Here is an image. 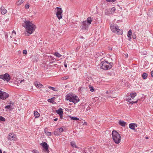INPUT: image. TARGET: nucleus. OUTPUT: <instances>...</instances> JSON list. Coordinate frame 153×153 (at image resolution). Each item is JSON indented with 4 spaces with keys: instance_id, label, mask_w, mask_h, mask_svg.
<instances>
[{
    "instance_id": "1",
    "label": "nucleus",
    "mask_w": 153,
    "mask_h": 153,
    "mask_svg": "<svg viewBox=\"0 0 153 153\" xmlns=\"http://www.w3.org/2000/svg\"><path fill=\"white\" fill-rule=\"evenodd\" d=\"M22 26L25 28L27 32L30 34L35 30L36 26L28 20H25L22 24Z\"/></svg>"
},
{
    "instance_id": "2",
    "label": "nucleus",
    "mask_w": 153,
    "mask_h": 153,
    "mask_svg": "<svg viewBox=\"0 0 153 153\" xmlns=\"http://www.w3.org/2000/svg\"><path fill=\"white\" fill-rule=\"evenodd\" d=\"M101 59V68L104 70H107L110 69L112 67V62H108L107 61H102Z\"/></svg>"
},
{
    "instance_id": "3",
    "label": "nucleus",
    "mask_w": 153,
    "mask_h": 153,
    "mask_svg": "<svg viewBox=\"0 0 153 153\" xmlns=\"http://www.w3.org/2000/svg\"><path fill=\"white\" fill-rule=\"evenodd\" d=\"M112 137L113 141L117 144L120 143L121 137L118 132L115 130H113L112 132Z\"/></svg>"
},
{
    "instance_id": "4",
    "label": "nucleus",
    "mask_w": 153,
    "mask_h": 153,
    "mask_svg": "<svg viewBox=\"0 0 153 153\" xmlns=\"http://www.w3.org/2000/svg\"><path fill=\"white\" fill-rule=\"evenodd\" d=\"M66 99L70 102H73L74 104L77 103L79 101V99L77 96L73 95H67Z\"/></svg>"
},
{
    "instance_id": "5",
    "label": "nucleus",
    "mask_w": 153,
    "mask_h": 153,
    "mask_svg": "<svg viewBox=\"0 0 153 153\" xmlns=\"http://www.w3.org/2000/svg\"><path fill=\"white\" fill-rule=\"evenodd\" d=\"M92 20L91 17H88L87 20L85 21L82 22L81 23V26L83 29H87L88 26L91 23Z\"/></svg>"
},
{
    "instance_id": "6",
    "label": "nucleus",
    "mask_w": 153,
    "mask_h": 153,
    "mask_svg": "<svg viewBox=\"0 0 153 153\" xmlns=\"http://www.w3.org/2000/svg\"><path fill=\"white\" fill-rule=\"evenodd\" d=\"M111 30L114 32L118 34H122L123 31L122 30L119 29L118 27L116 25L111 24L110 26Z\"/></svg>"
},
{
    "instance_id": "7",
    "label": "nucleus",
    "mask_w": 153,
    "mask_h": 153,
    "mask_svg": "<svg viewBox=\"0 0 153 153\" xmlns=\"http://www.w3.org/2000/svg\"><path fill=\"white\" fill-rule=\"evenodd\" d=\"M0 79L3 80L4 81L8 82L10 80L11 78L9 74L8 73H5L4 74L0 75Z\"/></svg>"
},
{
    "instance_id": "8",
    "label": "nucleus",
    "mask_w": 153,
    "mask_h": 153,
    "mask_svg": "<svg viewBox=\"0 0 153 153\" xmlns=\"http://www.w3.org/2000/svg\"><path fill=\"white\" fill-rule=\"evenodd\" d=\"M9 97V94L7 93L2 91L0 90V98L3 100H5Z\"/></svg>"
},
{
    "instance_id": "9",
    "label": "nucleus",
    "mask_w": 153,
    "mask_h": 153,
    "mask_svg": "<svg viewBox=\"0 0 153 153\" xmlns=\"http://www.w3.org/2000/svg\"><path fill=\"white\" fill-rule=\"evenodd\" d=\"M56 9L57 10L56 13V16L58 19H60L62 18V13L63 11L61 8L57 7Z\"/></svg>"
},
{
    "instance_id": "10",
    "label": "nucleus",
    "mask_w": 153,
    "mask_h": 153,
    "mask_svg": "<svg viewBox=\"0 0 153 153\" xmlns=\"http://www.w3.org/2000/svg\"><path fill=\"white\" fill-rule=\"evenodd\" d=\"M8 139L9 140H15L16 139V136L13 133H10L9 135Z\"/></svg>"
},
{
    "instance_id": "11",
    "label": "nucleus",
    "mask_w": 153,
    "mask_h": 153,
    "mask_svg": "<svg viewBox=\"0 0 153 153\" xmlns=\"http://www.w3.org/2000/svg\"><path fill=\"white\" fill-rule=\"evenodd\" d=\"M40 145L42 146L46 151H48V146L46 142H44L42 143H41Z\"/></svg>"
},
{
    "instance_id": "12",
    "label": "nucleus",
    "mask_w": 153,
    "mask_h": 153,
    "mask_svg": "<svg viewBox=\"0 0 153 153\" xmlns=\"http://www.w3.org/2000/svg\"><path fill=\"white\" fill-rule=\"evenodd\" d=\"M129 128L132 130H135L137 127V124L136 123H131L129 125Z\"/></svg>"
},
{
    "instance_id": "13",
    "label": "nucleus",
    "mask_w": 153,
    "mask_h": 153,
    "mask_svg": "<svg viewBox=\"0 0 153 153\" xmlns=\"http://www.w3.org/2000/svg\"><path fill=\"white\" fill-rule=\"evenodd\" d=\"M30 58L33 62H37L39 59L37 56H32Z\"/></svg>"
},
{
    "instance_id": "14",
    "label": "nucleus",
    "mask_w": 153,
    "mask_h": 153,
    "mask_svg": "<svg viewBox=\"0 0 153 153\" xmlns=\"http://www.w3.org/2000/svg\"><path fill=\"white\" fill-rule=\"evenodd\" d=\"M5 108L7 110H9L10 111H11L13 109V106L11 105H9L6 106Z\"/></svg>"
},
{
    "instance_id": "15",
    "label": "nucleus",
    "mask_w": 153,
    "mask_h": 153,
    "mask_svg": "<svg viewBox=\"0 0 153 153\" xmlns=\"http://www.w3.org/2000/svg\"><path fill=\"white\" fill-rule=\"evenodd\" d=\"M126 100L128 102H129L130 103L132 104H133L134 103H137L138 101L137 100L135 101H132L131 100V99L129 98V97H128V98H127L126 99Z\"/></svg>"
},
{
    "instance_id": "16",
    "label": "nucleus",
    "mask_w": 153,
    "mask_h": 153,
    "mask_svg": "<svg viewBox=\"0 0 153 153\" xmlns=\"http://www.w3.org/2000/svg\"><path fill=\"white\" fill-rule=\"evenodd\" d=\"M131 34H132V31L131 30H130L128 32L127 34V36L129 38V39H128V40L130 41L131 38Z\"/></svg>"
},
{
    "instance_id": "17",
    "label": "nucleus",
    "mask_w": 153,
    "mask_h": 153,
    "mask_svg": "<svg viewBox=\"0 0 153 153\" xmlns=\"http://www.w3.org/2000/svg\"><path fill=\"white\" fill-rule=\"evenodd\" d=\"M35 86L38 88H42V87L43 86V85L40 84L39 82H36L35 83Z\"/></svg>"
},
{
    "instance_id": "18",
    "label": "nucleus",
    "mask_w": 153,
    "mask_h": 153,
    "mask_svg": "<svg viewBox=\"0 0 153 153\" xmlns=\"http://www.w3.org/2000/svg\"><path fill=\"white\" fill-rule=\"evenodd\" d=\"M94 149V148L93 147H91V148H89L86 150H85V151L87 153H92V149Z\"/></svg>"
},
{
    "instance_id": "19",
    "label": "nucleus",
    "mask_w": 153,
    "mask_h": 153,
    "mask_svg": "<svg viewBox=\"0 0 153 153\" xmlns=\"http://www.w3.org/2000/svg\"><path fill=\"white\" fill-rule=\"evenodd\" d=\"M126 123L124 121L122 120H120L119 121V124L123 127H125L126 126Z\"/></svg>"
},
{
    "instance_id": "20",
    "label": "nucleus",
    "mask_w": 153,
    "mask_h": 153,
    "mask_svg": "<svg viewBox=\"0 0 153 153\" xmlns=\"http://www.w3.org/2000/svg\"><path fill=\"white\" fill-rule=\"evenodd\" d=\"M1 13L2 14L4 15L7 13V10L6 9L3 8H1Z\"/></svg>"
},
{
    "instance_id": "21",
    "label": "nucleus",
    "mask_w": 153,
    "mask_h": 153,
    "mask_svg": "<svg viewBox=\"0 0 153 153\" xmlns=\"http://www.w3.org/2000/svg\"><path fill=\"white\" fill-rule=\"evenodd\" d=\"M56 112L59 115H62V114H63L62 109L61 108H59L56 111Z\"/></svg>"
},
{
    "instance_id": "22",
    "label": "nucleus",
    "mask_w": 153,
    "mask_h": 153,
    "mask_svg": "<svg viewBox=\"0 0 153 153\" xmlns=\"http://www.w3.org/2000/svg\"><path fill=\"white\" fill-rule=\"evenodd\" d=\"M34 115L35 117L36 118H38L40 116V114L36 111H34Z\"/></svg>"
},
{
    "instance_id": "23",
    "label": "nucleus",
    "mask_w": 153,
    "mask_h": 153,
    "mask_svg": "<svg viewBox=\"0 0 153 153\" xmlns=\"http://www.w3.org/2000/svg\"><path fill=\"white\" fill-rule=\"evenodd\" d=\"M71 145L73 148H78V146L76 145L75 142L74 141H72L71 142Z\"/></svg>"
},
{
    "instance_id": "24",
    "label": "nucleus",
    "mask_w": 153,
    "mask_h": 153,
    "mask_svg": "<svg viewBox=\"0 0 153 153\" xmlns=\"http://www.w3.org/2000/svg\"><path fill=\"white\" fill-rule=\"evenodd\" d=\"M116 10V9L115 7H112L111 9H110L109 12V14H113L114 13Z\"/></svg>"
},
{
    "instance_id": "25",
    "label": "nucleus",
    "mask_w": 153,
    "mask_h": 153,
    "mask_svg": "<svg viewBox=\"0 0 153 153\" xmlns=\"http://www.w3.org/2000/svg\"><path fill=\"white\" fill-rule=\"evenodd\" d=\"M137 94L136 93H131L130 94V96L132 99H133L136 96Z\"/></svg>"
},
{
    "instance_id": "26",
    "label": "nucleus",
    "mask_w": 153,
    "mask_h": 153,
    "mask_svg": "<svg viewBox=\"0 0 153 153\" xmlns=\"http://www.w3.org/2000/svg\"><path fill=\"white\" fill-rule=\"evenodd\" d=\"M54 134L57 136H59L61 135V133H60V132H59L58 130H57L56 131L54 132Z\"/></svg>"
},
{
    "instance_id": "27",
    "label": "nucleus",
    "mask_w": 153,
    "mask_h": 153,
    "mask_svg": "<svg viewBox=\"0 0 153 153\" xmlns=\"http://www.w3.org/2000/svg\"><path fill=\"white\" fill-rule=\"evenodd\" d=\"M23 2V0H19V1L16 3V4L18 5H19L22 4Z\"/></svg>"
},
{
    "instance_id": "28",
    "label": "nucleus",
    "mask_w": 153,
    "mask_h": 153,
    "mask_svg": "<svg viewBox=\"0 0 153 153\" xmlns=\"http://www.w3.org/2000/svg\"><path fill=\"white\" fill-rule=\"evenodd\" d=\"M85 90V88L84 87H81L79 88V91L81 92Z\"/></svg>"
},
{
    "instance_id": "29",
    "label": "nucleus",
    "mask_w": 153,
    "mask_h": 153,
    "mask_svg": "<svg viewBox=\"0 0 153 153\" xmlns=\"http://www.w3.org/2000/svg\"><path fill=\"white\" fill-rule=\"evenodd\" d=\"M55 99V98L54 97H53L51 99H48V101L49 102H50L51 103H53L54 102Z\"/></svg>"
},
{
    "instance_id": "30",
    "label": "nucleus",
    "mask_w": 153,
    "mask_h": 153,
    "mask_svg": "<svg viewBox=\"0 0 153 153\" xmlns=\"http://www.w3.org/2000/svg\"><path fill=\"white\" fill-rule=\"evenodd\" d=\"M46 128H45V134L47 135L48 136H51V132H49L47 130H46Z\"/></svg>"
},
{
    "instance_id": "31",
    "label": "nucleus",
    "mask_w": 153,
    "mask_h": 153,
    "mask_svg": "<svg viewBox=\"0 0 153 153\" xmlns=\"http://www.w3.org/2000/svg\"><path fill=\"white\" fill-rule=\"evenodd\" d=\"M147 76V74L146 73H144L142 75V77L143 79H146Z\"/></svg>"
},
{
    "instance_id": "32",
    "label": "nucleus",
    "mask_w": 153,
    "mask_h": 153,
    "mask_svg": "<svg viewBox=\"0 0 153 153\" xmlns=\"http://www.w3.org/2000/svg\"><path fill=\"white\" fill-rule=\"evenodd\" d=\"M54 55L55 56H56L58 57H61L62 55L60 54L59 53H58V52H56L54 54Z\"/></svg>"
},
{
    "instance_id": "33",
    "label": "nucleus",
    "mask_w": 153,
    "mask_h": 153,
    "mask_svg": "<svg viewBox=\"0 0 153 153\" xmlns=\"http://www.w3.org/2000/svg\"><path fill=\"white\" fill-rule=\"evenodd\" d=\"M89 87L91 91L93 92L95 91L93 87L91 85H89Z\"/></svg>"
},
{
    "instance_id": "34",
    "label": "nucleus",
    "mask_w": 153,
    "mask_h": 153,
    "mask_svg": "<svg viewBox=\"0 0 153 153\" xmlns=\"http://www.w3.org/2000/svg\"><path fill=\"white\" fill-rule=\"evenodd\" d=\"M70 118H71V119L73 120H79V118H78L76 117H71V116H70Z\"/></svg>"
},
{
    "instance_id": "35",
    "label": "nucleus",
    "mask_w": 153,
    "mask_h": 153,
    "mask_svg": "<svg viewBox=\"0 0 153 153\" xmlns=\"http://www.w3.org/2000/svg\"><path fill=\"white\" fill-rule=\"evenodd\" d=\"M5 120V118L1 116H0V121H4Z\"/></svg>"
},
{
    "instance_id": "36",
    "label": "nucleus",
    "mask_w": 153,
    "mask_h": 153,
    "mask_svg": "<svg viewBox=\"0 0 153 153\" xmlns=\"http://www.w3.org/2000/svg\"><path fill=\"white\" fill-rule=\"evenodd\" d=\"M69 78V76H65L62 77V79L63 80H66V79H68Z\"/></svg>"
},
{
    "instance_id": "37",
    "label": "nucleus",
    "mask_w": 153,
    "mask_h": 153,
    "mask_svg": "<svg viewBox=\"0 0 153 153\" xmlns=\"http://www.w3.org/2000/svg\"><path fill=\"white\" fill-rule=\"evenodd\" d=\"M59 131V132H60V133H61V132H63V129L61 127L58 129V130Z\"/></svg>"
},
{
    "instance_id": "38",
    "label": "nucleus",
    "mask_w": 153,
    "mask_h": 153,
    "mask_svg": "<svg viewBox=\"0 0 153 153\" xmlns=\"http://www.w3.org/2000/svg\"><path fill=\"white\" fill-rule=\"evenodd\" d=\"M32 152L33 153H39L38 151L35 149L33 150H32Z\"/></svg>"
},
{
    "instance_id": "39",
    "label": "nucleus",
    "mask_w": 153,
    "mask_h": 153,
    "mask_svg": "<svg viewBox=\"0 0 153 153\" xmlns=\"http://www.w3.org/2000/svg\"><path fill=\"white\" fill-rule=\"evenodd\" d=\"M48 88L54 91H56L55 88L53 87H52L51 86H49V87Z\"/></svg>"
},
{
    "instance_id": "40",
    "label": "nucleus",
    "mask_w": 153,
    "mask_h": 153,
    "mask_svg": "<svg viewBox=\"0 0 153 153\" xmlns=\"http://www.w3.org/2000/svg\"><path fill=\"white\" fill-rule=\"evenodd\" d=\"M106 1L109 2H114L115 1V0H106Z\"/></svg>"
},
{
    "instance_id": "41",
    "label": "nucleus",
    "mask_w": 153,
    "mask_h": 153,
    "mask_svg": "<svg viewBox=\"0 0 153 153\" xmlns=\"http://www.w3.org/2000/svg\"><path fill=\"white\" fill-rule=\"evenodd\" d=\"M91 105H89L88 107L87 108L86 110L88 111V110H89L91 109Z\"/></svg>"
},
{
    "instance_id": "42",
    "label": "nucleus",
    "mask_w": 153,
    "mask_h": 153,
    "mask_svg": "<svg viewBox=\"0 0 153 153\" xmlns=\"http://www.w3.org/2000/svg\"><path fill=\"white\" fill-rule=\"evenodd\" d=\"M132 38L133 39H135L136 38V34L135 33H133L132 35Z\"/></svg>"
},
{
    "instance_id": "43",
    "label": "nucleus",
    "mask_w": 153,
    "mask_h": 153,
    "mask_svg": "<svg viewBox=\"0 0 153 153\" xmlns=\"http://www.w3.org/2000/svg\"><path fill=\"white\" fill-rule=\"evenodd\" d=\"M23 53L24 54H27V51L26 50H24L23 51Z\"/></svg>"
},
{
    "instance_id": "44",
    "label": "nucleus",
    "mask_w": 153,
    "mask_h": 153,
    "mask_svg": "<svg viewBox=\"0 0 153 153\" xmlns=\"http://www.w3.org/2000/svg\"><path fill=\"white\" fill-rule=\"evenodd\" d=\"M8 104L9 105H12V106L13 105L14 103L12 102L11 101H10L8 103Z\"/></svg>"
},
{
    "instance_id": "45",
    "label": "nucleus",
    "mask_w": 153,
    "mask_h": 153,
    "mask_svg": "<svg viewBox=\"0 0 153 153\" xmlns=\"http://www.w3.org/2000/svg\"><path fill=\"white\" fill-rule=\"evenodd\" d=\"M16 34V31H14V30H13V31H12V35H13V34H14V35L15 36Z\"/></svg>"
},
{
    "instance_id": "46",
    "label": "nucleus",
    "mask_w": 153,
    "mask_h": 153,
    "mask_svg": "<svg viewBox=\"0 0 153 153\" xmlns=\"http://www.w3.org/2000/svg\"><path fill=\"white\" fill-rule=\"evenodd\" d=\"M64 66L65 67V68L67 67V65L66 63L65 62H64Z\"/></svg>"
},
{
    "instance_id": "47",
    "label": "nucleus",
    "mask_w": 153,
    "mask_h": 153,
    "mask_svg": "<svg viewBox=\"0 0 153 153\" xmlns=\"http://www.w3.org/2000/svg\"><path fill=\"white\" fill-rule=\"evenodd\" d=\"M29 7V5L28 4H26L25 5V7L26 8H28Z\"/></svg>"
},
{
    "instance_id": "48",
    "label": "nucleus",
    "mask_w": 153,
    "mask_h": 153,
    "mask_svg": "<svg viewBox=\"0 0 153 153\" xmlns=\"http://www.w3.org/2000/svg\"><path fill=\"white\" fill-rule=\"evenodd\" d=\"M151 74L152 76L153 77V71H152L151 72Z\"/></svg>"
},
{
    "instance_id": "49",
    "label": "nucleus",
    "mask_w": 153,
    "mask_h": 153,
    "mask_svg": "<svg viewBox=\"0 0 153 153\" xmlns=\"http://www.w3.org/2000/svg\"><path fill=\"white\" fill-rule=\"evenodd\" d=\"M126 57H128V53H126L125 54Z\"/></svg>"
},
{
    "instance_id": "50",
    "label": "nucleus",
    "mask_w": 153,
    "mask_h": 153,
    "mask_svg": "<svg viewBox=\"0 0 153 153\" xmlns=\"http://www.w3.org/2000/svg\"><path fill=\"white\" fill-rule=\"evenodd\" d=\"M59 115L60 118H62V116H63V114H62V115L59 114Z\"/></svg>"
},
{
    "instance_id": "51",
    "label": "nucleus",
    "mask_w": 153,
    "mask_h": 153,
    "mask_svg": "<svg viewBox=\"0 0 153 153\" xmlns=\"http://www.w3.org/2000/svg\"><path fill=\"white\" fill-rule=\"evenodd\" d=\"M58 120V118H55L54 119H53V120L56 121Z\"/></svg>"
},
{
    "instance_id": "52",
    "label": "nucleus",
    "mask_w": 153,
    "mask_h": 153,
    "mask_svg": "<svg viewBox=\"0 0 153 153\" xmlns=\"http://www.w3.org/2000/svg\"><path fill=\"white\" fill-rule=\"evenodd\" d=\"M14 41H15V42H13V43H14V44H16V43L15 42H16V39H14Z\"/></svg>"
},
{
    "instance_id": "53",
    "label": "nucleus",
    "mask_w": 153,
    "mask_h": 153,
    "mask_svg": "<svg viewBox=\"0 0 153 153\" xmlns=\"http://www.w3.org/2000/svg\"><path fill=\"white\" fill-rule=\"evenodd\" d=\"M80 38H81V39H82V38H83V36H80Z\"/></svg>"
},
{
    "instance_id": "54",
    "label": "nucleus",
    "mask_w": 153,
    "mask_h": 153,
    "mask_svg": "<svg viewBox=\"0 0 153 153\" xmlns=\"http://www.w3.org/2000/svg\"><path fill=\"white\" fill-rule=\"evenodd\" d=\"M0 153H2V151L0 149Z\"/></svg>"
},
{
    "instance_id": "55",
    "label": "nucleus",
    "mask_w": 153,
    "mask_h": 153,
    "mask_svg": "<svg viewBox=\"0 0 153 153\" xmlns=\"http://www.w3.org/2000/svg\"><path fill=\"white\" fill-rule=\"evenodd\" d=\"M23 80H22L20 82V83H21L22 82H23Z\"/></svg>"
},
{
    "instance_id": "56",
    "label": "nucleus",
    "mask_w": 153,
    "mask_h": 153,
    "mask_svg": "<svg viewBox=\"0 0 153 153\" xmlns=\"http://www.w3.org/2000/svg\"><path fill=\"white\" fill-rule=\"evenodd\" d=\"M105 14H106L107 15H108V13H106V12H105Z\"/></svg>"
},
{
    "instance_id": "57",
    "label": "nucleus",
    "mask_w": 153,
    "mask_h": 153,
    "mask_svg": "<svg viewBox=\"0 0 153 153\" xmlns=\"http://www.w3.org/2000/svg\"><path fill=\"white\" fill-rule=\"evenodd\" d=\"M3 153H6V152H5L4 151V152H3Z\"/></svg>"
},
{
    "instance_id": "58",
    "label": "nucleus",
    "mask_w": 153,
    "mask_h": 153,
    "mask_svg": "<svg viewBox=\"0 0 153 153\" xmlns=\"http://www.w3.org/2000/svg\"><path fill=\"white\" fill-rule=\"evenodd\" d=\"M146 138L147 139H148V137H146Z\"/></svg>"
},
{
    "instance_id": "59",
    "label": "nucleus",
    "mask_w": 153,
    "mask_h": 153,
    "mask_svg": "<svg viewBox=\"0 0 153 153\" xmlns=\"http://www.w3.org/2000/svg\"><path fill=\"white\" fill-rule=\"evenodd\" d=\"M10 37L11 38H12V37L11 36Z\"/></svg>"
}]
</instances>
